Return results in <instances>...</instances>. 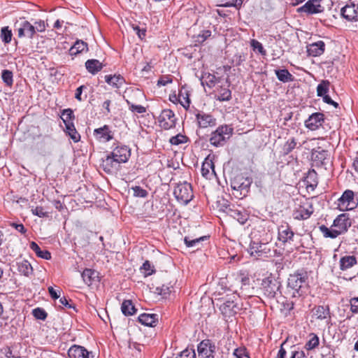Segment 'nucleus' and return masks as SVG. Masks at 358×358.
Instances as JSON below:
<instances>
[{
  "instance_id": "f257e3e1",
  "label": "nucleus",
  "mask_w": 358,
  "mask_h": 358,
  "mask_svg": "<svg viewBox=\"0 0 358 358\" xmlns=\"http://www.w3.org/2000/svg\"><path fill=\"white\" fill-rule=\"evenodd\" d=\"M351 225L352 221L349 214L342 213L336 217L331 228L322 224L319 227V229L324 238L334 239L346 233Z\"/></svg>"
},
{
  "instance_id": "f03ea898",
  "label": "nucleus",
  "mask_w": 358,
  "mask_h": 358,
  "mask_svg": "<svg viewBox=\"0 0 358 358\" xmlns=\"http://www.w3.org/2000/svg\"><path fill=\"white\" fill-rule=\"evenodd\" d=\"M308 273L303 269L289 274L287 279V291L292 297H299L306 293L308 287Z\"/></svg>"
},
{
  "instance_id": "7ed1b4c3",
  "label": "nucleus",
  "mask_w": 358,
  "mask_h": 358,
  "mask_svg": "<svg viewBox=\"0 0 358 358\" xmlns=\"http://www.w3.org/2000/svg\"><path fill=\"white\" fill-rule=\"evenodd\" d=\"M248 252L250 255L256 259L273 257L276 253V250H271L267 238L264 240H251Z\"/></svg>"
},
{
  "instance_id": "20e7f679",
  "label": "nucleus",
  "mask_w": 358,
  "mask_h": 358,
  "mask_svg": "<svg viewBox=\"0 0 358 358\" xmlns=\"http://www.w3.org/2000/svg\"><path fill=\"white\" fill-rule=\"evenodd\" d=\"M232 128L227 124L221 125L211 133L209 139L210 143L215 147L222 146L232 135Z\"/></svg>"
},
{
  "instance_id": "39448f33",
  "label": "nucleus",
  "mask_w": 358,
  "mask_h": 358,
  "mask_svg": "<svg viewBox=\"0 0 358 358\" xmlns=\"http://www.w3.org/2000/svg\"><path fill=\"white\" fill-rule=\"evenodd\" d=\"M281 283L273 274L264 278L261 283V289L264 294L269 299L275 298L278 292L280 291Z\"/></svg>"
},
{
  "instance_id": "423d86ee",
  "label": "nucleus",
  "mask_w": 358,
  "mask_h": 358,
  "mask_svg": "<svg viewBox=\"0 0 358 358\" xmlns=\"http://www.w3.org/2000/svg\"><path fill=\"white\" fill-rule=\"evenodd\" d=\"M252 182L251 178L238 174L231 180V187L234 190L239 192V195L236 196L245 197L250 191Z\"/></svg>"
},
{
  "instance_id": "0eeeda50",
  "label": "nucleus",
  "mask_w": 358,
  "mask_h": 358,
  "mask_svg": "<svg viewBox=\"0 0 358 358\" xmlns=\"http://www.w3.org/2000/svg\"><path fill=\"white\" fill-rule=\"evenodd\" d=\"M173 194L178 201L185 204H187L194 196L192 185L187 182L178 183Z\"/></svg>"
},
{
  "instance_id": "6e6552de",
  "label": "nucleus",
  "mask_w": 358,
  "mask_h": 358,
  "mask_svg": "<svg viewBox=\"0 0 358 358\" xmlns=\"http://www.w3.org/2000/svg\"><path fill=\"white\" fill-rule=\"evenodd\" d=\"M217 347L210 339H204L197 346L199 358H215Z\"/></svg>"
},
{
  "instance_id": "1a4fd4ad",
  "label": "nucleus",
  "mask_w": 358,
  "mask_h": 358,
  "mask_svg": "<svg viewBox=\"0 0 358 358\" xmlns=\"http://www.w3.org/2000/svg\"><path fill=\"white\" fill-rule=\"evenodd\" d=\"M15 32L18 38H27L32 39L35 36L34 24L27 20L16 22L15 23Z\"/></svg>"
},
{
  "instance_id": "9d476101",
  "label": "nucleus",
  "mask_w": 358,
  "mask_h": 358,
  "mask_svg": "<svg viewBox=\"0 0 358 358\" xmlns=\"http://www.w3.org/2000/svg\"><path fill=\"white\" fill-rule=\"evenodd\" d=\"M322 0H308L304 5L298 8V13H305L306 15H313L322 13L324 10V6L321 5Z\"/></svg>"
},
{
  "instance_id": "9b49d317",
  "label": "nucleus",
  "mask_w": 358,
  "mask_h": 358,
  "mask_svg": "<svg viewBox=\"0 0 358 358\" xmlns=\"http://www.w3.org/2000/svg\"><path fill=\"white\" fill-rule=\"evenodd\" d=\"M197 125L201 129L213 127L217 124V119L211 113L197 110L195 113Z\"/></svg>"
},
{
  "instance_id": "f8f14e48",
  "label": "nucleus",
  "mask_w": 358,
  "mask_h": 358,
  "mask_svg": "<svg viewBox=\"0 0 358 358\" xmlns=\"http://www.w3.org/2000/svg\"><path fill=\"white\" fill-rule=\"evenodd\" d=\"M159 126L164 129H170L176 127V117L171 109H164L159 116Z\"/></svg>"
},
{
  "instance_id": "ddd939ff",
  "label": "nucleus",
  "mask_w": 358,
  "mask_h": 358,
  "mask_svg": "<svg viewBox=\"0 0 358 358\" xmlns=\"http://www.w3.org/2000/svg\"><path fill=\"white\" fill-rule=\"evenodd\" d=\"M355 193L350 189L345 190L338 199V206L343 210H350L357 207Z\"/></svg>"
},
{
  "instance_id": "4468645a",
  "label": "nucleus",
  "mask_w": 358,
  "mask_h": 358,
  "mask_svg": "<svg viewBox=\"0 0 358 358\" xmlns=\"http://www.w3.org/2000/svg\"><path fill=\"white\" fill-rule=\"evenodd\" d=\"M311 159L315 166H325L329 162V152L318 147L312 150Z\"/></svg>"
},
{
  "instance_id": "2eb2a0df",
  "label": "nucleus",
  "mask_w": 358,
  "mask_h": 358,
  "mask_svg": "<svg viewBox=\"0 0 358 358\" xmlns=\"http://www.w3.org/2000/svg\"><path fill=\"white\" fill-rule=\"evenodd\" d=\"M314 213V208L312 203H306L304 205H300L292 213L294 220H305L310 217Z\"/></svg>"
},
{
  "instance_id": "dca6fc26",
  "label": "nucleus",
  "mask_w": 358,
  "mask_h": 358,
  "mask_svg": "<svg viewBox=\"0 0 358 358\" xmlns=\"http://www.w3.org/2000/svg\"><path fill=\"white\" fill-rule=\"evenodd\" d=\"M69 358H94L92 351L87 350L85 347L80 345H73L67 351Z\"/></svg>"
},
{
  "instance_id": "f3484780",
  "label": "nucleus",
  "mask_w": 358,
  "mask_h": 358,
  "mask_svg": "<svg viewBox=\"0 0 358 358\" xmlns=\"http://www.w3.org/2000/svg\"><path fill=\"white\" fill-rule=\"evenodd\" d=\"M110 153L117 162L125 163L131 156V150L127 145L118 143Z\"/></svg>"
},
{
  "instance_id": "a211bd4d",
  "label": "nucleus",
  "mask_w": 358,
  "mask_h": 358,
  "mask_svg": "<svg viewBox=\"0 0 358 358\" xmlns=\"http://www.w3.org/2000/svg\"><path fill=\"white\" fill-rule=\"evenodd\" d=\"M226 212L230 217L236 219L240 224H244L248 220V214L244 209H240L234 205L226 206Z\"/></svg>"
},
{
  "instance_id": "6ab92c4d",
  "label": "nucleus",
  "mask_w": 358,
  "mask_h": 358,
  "mask_svg": "<svg viewBox=\"0 0 358 358\" xmlns=\"http://www.w3.org/2000/svg\"><path fill=\"white\" fill-rule=\"evenodd\" d=\"M220 310L225 318H230L238 313L239 307L232 298H229L220 306Z\"/></svg>"
},
{
  "instance_id": "aec40b11",
  "label": "nucleus",
  "mask_w": 358,
  "mask_h": 358,
  "mask_svg": "<svg viewBox=\"0 0 358 358\" xmlns=\"http://www.w3.org/2000/svg\"><path fill=\"white\" fill-rule=\"evenodd\" d=\"M324 122V115L322 113H314L310 115L305 121L304 124L306 128L311 131H315L321 127Z\"/></svg>"
},
{
  "instance_id": "412c9836",
  "label": "nucleus",
  "mask_w": 358,
  "mask_h": 358,
  "mask_svg": "<svg viewBox=\"0 0 358 358\" xmlns=\"http://www.w3.org/2000/svg\"><path fill=\"white\" fill-rule=\"evenodd\" d=\"M94 137L99 142H108L113 138V133L108 125L95 129L93 133Z\"/></svg>"
},
{
  "instance_id": "4be33fe9",
  "label": "nucleus",
  "mask_w": 358,
  "mask_h": 358,
  "mask_svg": "<svg viewBox=\"0 0 358 358\" xmlns=\"http://www.w3.org/2000/svg\"><path fill=\"white\" fill-rule=\"evenodd\" d=\"M358 6L354 3L347 4L341 8V14L342 17L348 21L358 20Z\"/></svg>"
},
{
  "instance_id": "5701e85b",
  "label": "nucleus",
  "mask_w": 358,
  "mask_h": 358,
  "mask_svg": "<svg viewBox=\"0 0 358 358\" xmlns=\"http://www.w3.org/2000/svg\"><path fill=\"white\" fill-rule=\"evenodd\" d=\"M325 43L322 41H318L307 45V52L312 57H319L325 51Z\"/></svg>"
},
{
  "instance_id": "b1692460",
  "label": "nucleus",
  "mask_w": 358,
  "mask_h": 358,
  "mask_svg": "<svg viewBox=\"0 0 358 358\" xmlns=\"http://www.w3.org/2000/svg\"><path fill=\"white\" fill-rule=\"evenodd\" d=\"M294 236V233L288 224L281 225L278 228V240L284 244L292 241Z\"/></svg>"
},
{
  "instance_id": "393cba45",
  "label": "nucleus",
  "mask_w": 358,
  "mask_h": 358,
  "mask_svg": "<svg viewBox=\"0 0 358 358\" xmlns=\"http://www.w3.org/2000/svg\"><path fill=\"white\" fill-rule=\"evenodd\" d=\"M120 163L116 161L115 157H113L112 154L108 155L105 159L102 160L101 166L103 170L107 173H113L117 169V166Z\"/></svg>"
},
{
  "instance_id": "a878e982",
  "label": "nucleus",
  "mask_w": 358,
  "mask_h": 358,
  "mask_svg": "<svg viewBox=\"0 0 358 358\" xmlns=\"http://www.w3.org/2000/svg\"><path fill=\"white\" fill-rule=\"evenodd\" d=\"M313 315L319 320L325 319L331 320L330 310L329 306H317L313 309Z\"/></svg>"
},
{
  "instance_id": "bb28decb",
  "label": "nucleus",
  "mask_w": 358,
  "mask_h": 358,
  "mask_svg": "<svg viewBox=\"0 0 358 358\" xmlns=\"http://www.w3.org/2000/svg\"><path fill=\"white\" fill-rule=\"evenodd\" d=\"M17 265V271L24 275V276H29V275L32 274L33 273V268L29 263V262L27 259H18L16 262Z\"/></svg>"
},
{
  "instance_id": "cd10ccee",
  "label": "nucleus",
  "mask_w": 358,
  "mask_h": 358,
  "mask_svg": "<svg viewBox=\"0 0 358 358\" xmlns=\"http://www.w3.org/2000/svg\"><path fill=\"white\" fill-rule=\"evenodd\" d=\"M229 85L220 86L216 90L215 98L220 101H228L231 99V91L229 90Z\"/></svg>"
},
{
  "instance_id": "c85d7f7f",
  "label": "nucleus",
  "mask_w": 358,
  "mask_h": 358,
  "mask_svg": "<svg viewBox=\"0 0 358 358\" xmlns=\"http://www.w3.org/2000/svg\"><path fill=\"white\" fill-rule=\"evenodd\" d=\"M140 323L148 327H155L158 322L157 314L143 313L138 316Z\"/></svg>"
},
{
  "instance_id": "c756f323",
  "label": "nucleus",
  "mask_w": 358,
  "mask_h": 358,
  "mask_svg": "<svg viewBox=\"0 0 358 358\" xmlns=\"http://www.w3.org/2000/svg\"><path fill=\"white\" fill-rule=\"evenodd\" d=\"M85 68L89 73L92 75L96 74L103 67V64L100 62L98 59H90L85 62Z\"/></svg>"
},
{
  "instance_id": "7c9ffc66",
  "label": "nucleus",
  "mask_w": 358,
  "mask_h": 358,
  "mask_svg": "<svg viewBox=\"0 0 358 358\" xmlns=\"http://www.w3.org/2000/svg\"><path fill=\"white\" fill-rule=\"evenodd\" d=\"M88 51V45L82 40H77L69 49V54L76 56L78 54Z\"/></svg>"
},
{
  "instance_id": "2f4dec72",
  "label": "nucleus",
  "mask_w": 358,
  "mask_h": 358,
  "mask_svg": "<svg viewBox=\"0 0 358 358\" xmlns=\"http://www.w3.org/2000/svg\"><path fill=\"white\" fill-rule=\"evenodd\" d=\"M105 81L110 86L115 88H120L125 83L124 78L120 74L118 75H106Z\"/></svg>"
},
{
  "instance_id": "473e14b6",
  "label": "nucleus",
  "mask_w": 358,
  "mask_h": 358,
  "mask_svg": "<svg viewBox=\"0 0 358 358\" xmlns=\"http://www.w3.org/2000/svg\"><path fill=\"white\" fill-rule=\"evenodd\" d=\"M357 264V258L352 255L342 257L339 261V268L342 271H345L352 268Z\"/></svg>"
},
{
  "instance_id": "72a5a7b5",
  "label": "nucleus",
  "mask_w": 358,
  "mask_h": 358,
  "mask_svg": "<svg viewBox=\"0 0 358 358\" xmlns=\"http://www.w3.org/2000/svg\"><path fill=\"white\" fill-rule=\"evenodd\" d=\"M64 131L74 143H78L80 141V135L77 131L73 123L66 124Z\"/></svg>"
},
{
  "instance_id": "f704fd0d",
  "label": "nucleus",
  "mask_w": 358,
  "mask_h": 358,
  "mask_svg": "<svg viewBox=\"0 0 358 358\" xmlns=\"http://www.w3.org/2000/svg\"><path fill=\"white\" fill-rule=\"evenodd\" d=\"M29 247L36 253L37 257L46 260L51 259V253L47 250H42L36 242L31 241Z\"/></svg>"
},
{
  "instance_id": "c9c22d12",
  "label": "nucleus",
  "mask_w": 358,
  "mask_h": 358,
  "mask_svg": "<svg viewBox=\"0 0 358 358\" xmlns=\"http://www.w3.org/2000/svg\"><path fill=\"white\" fill-rule=\"evenodd\" d=\"M275 73L278 79L282 83L292 82L294 77L286 69L275 70Z\"/></svg>"
},
{
  "instance_id": "e433bc0d",
  "label": "nucleus",
  "mask_w": 358,
  "mask_h": 358,
  "mask_svg": "<svg viewBox=\"0 0 358 358\" xmlns=\"http://www.w3.org/2000/svg\"><path fill=\"white\" fill-rule=\"evenodd\" d=\"M209 236H203L199 238H196L194 239H191L189 236H185L184 238V242L187 247L188 248H196V249L200 248V245H201V242L203 241H206Z\"/></svg>"
},
{
  "instance_id": "4c0bfd02",
  "label": "nucleus",
  "mask_w": 358,
  "mask_h": 358,
  "mask_svg": "<svg viewBox=\"0 0 358 358\" xmlns=\"http://www.w3.org/2000/svg\"><path fill=\"white\" fill-rule=\"evenodd\" d=\"M320 344V338L317 334L310 333L308 335V340L304 345V348L307 351H311L318 347Z\"/></svg>"
},
{
  "instance_id": "58836bf2",
  "label": "nucleus",
  "mask_w": 358,
  "mask_h": 358,
  "mask_svg": "<svg viewBox=\"0 0 358 358\" xmlns=\"http://www.w3.org/2000/svg\"><path fill=\"white\" fill-rule=\"evenodd\" d=\"M81 276L85 284L90 285L97 277V273L93 269L85 268L82 272Z\"/></svg>"
},
{
  "instance_id": "ea45409f",
  "label": "nucleus",
  "mask_w": 358,
  "mask_h": 358,
  "mask_svg": "<svg viewBox=\"0 0 358 358\" xmlns=\"http://www.w3.org/2000/svg\"><path fill=\"white\" fill-rule=\"evenodd\" d=\"M214 169L215 166L212 160H208V159L206 158L201 166V171L202 176L206 178H208L210 174V169L212 170V173H215Z\"/></svg>"
},
{
  "instance_id": "a19ab883",
  "label": "nucleus",
  "mask_w": 358,
  "mask_h": 358,
  "mask_svg": "<svg viewBox=\"0 0 358 358\" xmlns=\"http://www.w3.org/2000/svg\"><path fill=\"white\" fill-rule=\"evenodd\" d=\"M121 310L125 316L133 315L136 309L131 300H124L121 306Z\"/></svg>"
},
{
  "instance_id": "79ce46f5",
  "label": "nucleus",
  "mask_w": 358,
  "mask_h": 358,
  "mask_svg": "<svg viewBox=\"0 0 358 358\" xmlns=\"http://www.w3.org/2000/svg\"><path fill=\"white\" fill-rule=\"evenodd\" d=\"M61 118L64 125L66 124L73 123L75 115L73 111L71 108L64 109L62 112Z\"/></svg>"
},
{
  "instance_id": "37998d69",
  "label": "nucleus",
  "mask_w": 358,
  "mask_h": 358,
  "mask_svg": "<svg viewBox=\"0 0 358 358\" xmlns=\"http://www.w3.org/2000/svg\"><path fill=\"white\" fill-rule=\"evenodd\" d=\"M12 31L8 27H3L1 29V38L5 44L10 43L12 40Z\"/></svg>"
},
{
  "instance_id": "c03bdc74",
  "label": "nucleus",
  "mask_w": 358,
  "mask_h": 358,
  "mask_svg": "<svg viewBox=\"0 0 358 358\" xmlns=\"http://www.w3.org/2000/svg\"><path fill=\"white\" fill-rule=\"evenodd\" d=\"M1 78L5 84L11 87L13 84V72L8 69H4L1 72Z\"/></svg>"
},
{
  "instance_id": "a18cd8bd",
  "label": "nucleus",
  "mask_w": 358,
  "mask_h": 358,
  "mask_svg": "<svg viewBox=\"0 0 358 358\" xmlns=\"http://www.w3.org/2000/svg\"><path fill=\"white\" fill-rule=\"evenodd\" d=\"M211 34L210 30H202L197 36H194L195 45L202 44L211 36Z\"/></svg>"
},
{
  "instance_id": "49530a36",
  "label": "nucleus",
  "mask_w": 358,
  "mask_h": 358,
  "mask_svg": "<svg viewBox=\"0 0 358 358\" xmlns=\"http://www.w3.org/2000/svg\"><path fill=\"white\" fill-rule=\"evenodd\" d=\"M297 141L294 138H289L283 145V152L285 155H288L294 148H296Z\"/></svg>"
},
{
  "instance_id": "de8ad7c7",
  "label": "nucleus",
  "mask_w": 358,
  "mask_h": 358,
  "mask_svg": "<svg viewBox=\"0 0 358 358\" xmlns=\"http://www.w3.org/2000/svg\"><path fill=\"white\" fill-rule=\"evenodd\" d=\"M330 83L328 80L322 81L317 87V94L318 96H323L329 92Z\"/></svg>"
},
{
  "instance_id": "09e8293b",
  "label": "nucleus",
  "mask_w": 358,
  "mask_h": 358,
  "mask_svg": "<svg viewBox=\"0 0 358 358\" xmlns=\"http://www.w3.org/2000/svg\"><path fill=\"white\" fill-rule=\"evenodd\" d=\"M233 355L235 358H250L248 350L245 347H239L234 350Z\"/></svg>"
},
{
  "instance_id": "8fccbe9b",
  "label": "nucleus",
  "mask_w": 358,
  "mask_h": 358,
  "mask_svg": "<svg viewBox=\"0 0 358 358\" xmlns=\"http://www.w3.org/2000/svg\"><path fill=\"white\" fill-rule=\"evenodd\" d=\"M131 189L133 190V195L135 197L145 198L148 195V192L140 186H133L131 187Z\"/></svg>"
},
{
  "instance_id": "3c124183",
  "label": "nucleus",
  "mask_w": 358,
  "mask_h": 358,
  "mask_svg": "<svg viewBox=\"0 0 358 358\" xmlns=\"http://www.w3.org/2000/svg\"><path fill=\"white\" fill-rule=\"evenodd\" d=\"M127 103L129 106V109L134 113H144L146 112V108L141 105H136L127 100Z\"/></svg>"
},
{
  "instance_id": "603ef678",
  "label": "nucleus",
  "mask_w": 358,
  "mask_h": 358,
  "mask_svg": "<svg viewBox=\"0 0 358 358\" xmlns=\"http://www.w3.org/2000/svg\"><path fill=\"white\" fill-rule=\"evenodd\" d=\"M187 140V136H184L182 134H178V135H176L175 136H172L170 138L169 142L172 145H178L180 144L186 143Z\"/></svg>"
},
{
  "instance_id": "864d4df0",
  "label": "nucleus",
  "mask_w": 358,
  "mask_h": 358,
  "mask_svg": "<svg viewBox=\"0 0 358 358\" xmlns=\"http://www.w3.org/2000/svg\"><path fill=\"white\" fill-rule=\"evenodd\" d=\"M34 317L38 320H45L48 316L47 313L43 308H36L32 310Z\"/></svg>"
},
{
  "instance_id": "5fc2aeb1",
  "label": "nucleus",
  "mask_w": 358,
  "mask_h": 358,
  "mask_svg": "<svg viewBox=\"0 0 358 358\" xmlns=\"http://www.w3.org/2000/svg\"><path fill=\"white\" fill-rule=\"evenodd\" d=\"M250 45H251V47L253 48L254 50H257L258 52L262 55H266V50L264 48L262 44L260 42H259L258 41H257L255 39H252L251 41V42H250Z\"/></svg>"
},
{
  "instance_id": "6e6d98bb",
  "label": "nucleus",
  "mask_w": 358,
  "mask_h": 358,
  "mask_svg": "<svg viewBox=\"0 0 358 358\" xmlns=\"http://www.w3.org/2000/svg\"><path fill=\"white\" fill-rule=\"evenodd\" d=\"M246 59V55L243 53H237L234 55L232 59V64L236 66H238L241 65V64L245 62Z\"/></svg>"
},
{
  "instance_id": "4d7b16f0",
  "label": "nucleus",
  "mask_w": 358,
  "mask_h": 358,
  "mask_svg": "<svg viewBox=\"0 0 358 358\" xmlns=\"http://www.w3.org/2000/svg\"><path fill=\"white\" fill-rule=\"evenodd\" d=\"M33 24L35 31V34L37 32H43L46 29L45 22L42 20L35 21Z\"/></svg>"
},
{
  "instance_id": "13d9d810",
  "label": "nucleus",
  "mask_w": 358,
  "mask_h": 358,
  "mask_svg": "<svg viewBox=\"0 0 358 358\" xmlns=\"http://www.w3.org/2000/svg\"><path fill=\"white\" fill-rule=\"evenodd\" d=\"M176 358H196V353L194 349H185Z\"/></svg>"
},
{
  "instance_id": "bf43d9fd",
  "label": "nucleus",
  "mask_w": 358,
  "mask_h": 358,
  "mask_svg": "<svg viewBox=\"0 0 358 358\" xmlns=\"http://www.w3.org/2000/svg\"><path fill=\"white\" fill-rule=\"evenodd\" d=\"M141 270H144L145 275H150L155 272L154 266L151 265L150 262L146 260L142 265Z\"/></svg>"
},
{
  "instance_id": "052dcab7",
  "label": "nucleus",
  "mask_w": 358,
  "mask_h": 358,
  "mask_svg": "<svg viewBox=\"0 0 358 358\" xmlns=\"http://www.w3.org/2000/svg\"><path fill=\"white\" fill-rule=\"evenodd\" d=\"M31 213L39 217H46L48 216V213L45 211L42 206H36L35 208H32Z\"/></svg>"
},
{
  "instance_id": "680f3d73",
  "label": "nucleus",
  "mask_w": 358,
  "mask_h": 358,
  "mask_svg": "<svg viewBox=\"0 0 358 358\" xmlns=\"http://www.w3.org/2000/svg\"><path fill=\"white\" fill-rule=\"evenodd\" d=\"M171 288L172 287H171L163 285L160 287H157L156 290L157 291L159 294L163 296L164 297H166V296L171 292Z\"/></svg>"
},
{
  "instance_id": "e2e57ef3",
  "label": "nucleus",
  "mask_w": 358,
  "mask_h": 358,
  "mask_svg": "<svg viewBox=\"0 0 358 358\" xmlns=\"http://www.w3.org/2000/svg\"><path fill=\"white\" fill-rule=\"evenodd\" d=\"M350 305L351 312L352 313H358V297L351 298Z\"/></svg>"
},
{
  "instance_id": "0e129e2a",
  "label": "nucleus",
  "mask_w": 358,
  "mask_h": 358,
  "mask_svg": "<svg viewBox=\"0 0 358 358\" xmlns=\"http://www.w3.org/2000/svg\"><path fill=\"white\" fill-rule=\"evenodd\" d=\"M291 354L292 355L290 358H307V355H306L305 352L299 349L293 350Z\"/></svg>"
},
{
  "instance_id": "69168bd1",
  "label": "nucleus",
  "mask_w": 358,
  "mask_h": 358,
  "mask_svg": "<svg viewBox=\"0 0 358 358\" xmlns=\"http://www.w3.org/2000/svg\"><path fill=\"white\" fill-rule=\"evenodd\" d=\"M61 289L55 290L52 287H48V292L51 296V298L54 300L60 298Z\"/></svg>"
},
{
  "instance_id": "338daca9",
  "label": "nucleus",
  "mask_w": 358,
  "mask_h": 358,
  "mask_svg": "<svg viewBox=\"0 0 358 358\" xmlns=\"http://www.w3.org/2000/svg\"><path fill=\"white\" fill-rule=\"evenodd\" d=\"M172 83V79L167 76H164L159 78L157 81L158 86H165L169 83Z\"/></svg>"
},
{
  "instance_id": "774afa93",
  "label": "nucleus",
  "mask_w": 358,
  "mask_h": 358,
  "mask_svg": "<svg viewBox=\"0 0 358 358\" xmlns=\"http://www.w3.org/2000/svg\"><path fill=\"white\" fill-rule=\"evenodd\" d=\"M0 352L5 355L7 358H15L16 357L13 354V351L10 347H4L1 349Z\"/></svg>"
}]
</instances>
